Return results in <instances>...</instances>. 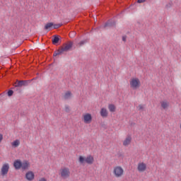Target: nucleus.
<instances>
[{
    "instance_id": "nucleus-1",
    "label": "nucleus",
    "mask_w": 181,
    "mask_h": 181,
    "mask_svg": "<svg viewBox=\"0 0 181 181\" xmlns=\"http://www.w3.org/2000/svg\"><path fill=\"white\" fill-rule=\"evenodd\" d=\"M13 166L15 170H21V169L23 172H25V170H29L30 163L27 160H23L22 161L21 159H16L13 161Z\"/></svg>"
},
{
    "instance_id": "nucleus-2",
    "label": "nucleus",
    "mask_w": 181,
    "mask_h": 181,
    "mask_svg": "<svg viewBox=\"0 0 181 181\" xmlns=\"http://www.w3.org/2000/svg\"><path fill=\"white\" fill-rule=\"evenodd\" d=\"M130 87L133 90H136L141 87V81L138 78H133L130 80Z\"/></svg>"
},
{
    "instance_id": "nucleus-3",
    "label": "nucleus",
    "mask_w": 181,
    "mask_h": 181,
    "mask_svg": "<svg viewBox=\"0 0 181 181\" xmlns=\"http://www.w3.org/2000/svg\"><path fill=\"white\" fill-rule=\"evenodd\" d=\"M113 173L116 177H121L124 175V169L121 166H117L114 169Z\"/></svg>"
},
{
    "instance_id": "nucleus-4",
    "label": "nucleus",
    "mask_w": 181,
    "mask_h": 181,
    "mask_svg": "<svg viewBox=\"0 0 181 181\" xmlns=\"http://www.w3.org/2000/svg\"><path fill=\"white\" fill-rule=\"evenodd\" d=\"M32 81H33V79L17 81V87H26V86H29Z\"/></svg>"
},
{
    "instance_id": "nucleus-5",
    "label": "nucleus",
    "mask_w": 181,
    "mask_h": 181,
    "mask_svg": "<svg viewBox=\"0 0 181 181\" xmlns=\"http://www.w3.org/2000/svg\"><path fill=\"white\" fill-rule=\"evenodd\" d=\"M8 172H9V164L4 163L1 169V176H6L8 175Z\"/></svg>"
},
{
    "instance_id": "nucleus-6",
    "label": "nucleus",
    "mask_w": 181,
    "mask_h": 181,
    "mask_svg": "<svg viewBox=\"0 0 181 181\" xmlns=\"http://www.w3.org/2000/svg\"><path fill=\"white\" fill-rule=\"evenodd\" d=\"M83 119L85 124H91V121H93V116L90 113H86L83 115Z\"/></svg>"
},
{
    "instance_id": "nucleus-7",
    "label": "nucleus",
    "mask_w": 181,
    "mask_h": 181,
    "mask_svg": "<svg viewBox=\"0 0 181 181\" xmlns=\"http://www.w3.org/2000/svg\"><path fill=\"white\" fill-rule=\"evenodd\" d=\"M52 45H58V43L62 42V37H60L59 35H54L52 37Z\"/></svg>"
},
{
    "instance_id": "nucleus-8",
    "label": "nucleus",
    "mask_w": 181,
    "mask_h": 181,
    "mask_svg": "<svg viewBox=\"0 0 181 181\" xmlns=\"http://www.w3.org/2000/svg\"><path fill=\"white\" fill-rule=\"evenodd\" d=\"M25 179L28 181H32L35 179V173L33 171H28L25 173Z\"/></svg>"
},
{
    "instance_id": "nucleus-9",
    "label": "nucleus",
    "mask_w": 181,
    "mask_h": 181,
    "mask_svg": "<svg viewBox=\"0 0 181 181\" xmlns=\"http://www.w3.org/2000/svg\"><path fill=\"white\" fill-rule=\"evenodd\" d=\"M61 176L62 177H69V176H70V170H69L67 168L62 169L61 172Z\"/></svg>"
},
{
    "instance_id": "nucleus-10",
    "label": "nucleus",
    "mask_w": 181,
    "mask_h": 181,
    "mask_svg": "<svg viewBox=\"0 0 181 181\" xmlns=\"http://www.w3.org/2000/svg\"><path fill=\"white\" fill-rule=\"evenodd\" d=\"M137 169L139 172H145L146 170V164L144 163H139Z\"/></svg>"
},
{
    "instance_id": "nucleus-11",
    "label": "nucleus",
    "mask_w": 181,
    "mask_h": 181,
    "mask_svg": "<svg viewBox=\"0 0 181 181\" xmlns=\"http://www.w3.org/2000/svg\"><path fill=\"white\" fill-rule=\"evenodd\" d=\"M78 160L80 165H86V163L88 164L87 157L84 156H79Z\"/></svg>"
},
{
    "instance_id": "nucleus-12",
    "label": "nucleus",
    "mask_w": 181,
    "mask_h": 181,
    "mask_svg": "<svg viewBox=\"0 0 181 181\" xmlns=\"http://www.w3.org/2000/svg\"><path fill=\"white\" fill-rule=\"evenodd\" d=\"M100 117H102L103 118H107V117H108V111L105 107H102L100 109Z\"/></svg>"
},
{
    "instance_id": "nucleus-13",
    "label": "nucleus",
    "mask_w": 181,
    "mask_h": 181,
    "mask_svg": "<svg viewBox=\"0 0 181 181\" xmlns=\"http://www.w3.org/2000/svg\"><path fill=\"white\" fill-rule=\"evenodd\" d=\"M72 48H73V42H70L65 47H62V50L64 52H70V50H71Z\"/></svg>"
},
{
    "instance_id": "nucleus-14",
    "label": "nucleus",
    "mask_w": 181,
    "mask_h": 181,
    "mask_svg": "<svg viewBox=\"0 0 181 181\" xmlns=\"http://www.w3.org/2000/svg\"><path fill=\"white\" fill-rule=\"evenodd\" d=\"M115 21L109 20L105 23L104 28H112V26H115Z\"/></svg>"
},
{
    "instance_id": "nucleus-15",
    "label": "nucleus",
    "mask_w": 181,
    "mask_h": 181,
    "mask_svg": "<svg viewBox=\"0 0 181 181\" xmlns=\"http://www.w3.org/2000/svg\"><path fill=\"white\" fill-rule=\"evenodd\" d=\"M53 29V22H49L45 24L44 27V30H47V32L52 30Z\"/></svg>"
},
{
    "instance_id": "nucleus-16",
    "label": "nucleus",
    "mask_w": 181,
    "mask_h": 181,
    "mask_svg": "<svg viewBox=\"0 0 181 181\" xmlns=\"http://www.w3.org/2000/svg\"><path fill=\"white\" fill-rule=\"evenodd\" d=\"M86 160L88 162V165H93L94 163V157L91 155H88L86 156Z\"/></svg>"
},
{
    "instance_id": "nucleus-17",
    "label": "nucleus",
    "mask_w": 181,
    "mask_h": 181,
    "mask_svg": "<svg viewBox=\"0 0 181 181\" xmlns=\"http://www.w3.org/2000/svg\"><path fill=\"white\" fill-rule=\"evenodd\" d=\"M132 140V137L131 136H128L125 140L123 141L124 146H128L129 144H131V141Z\"/></svg>"
},
{
    "instance_id": "nucleus-18",
    "label": "nucleus",
    "mask_w": 181,
    "mask_h": 181,
    "mask_svg": "<svg viewBox=\"0 0 181 181\" xmlns=\"http://www.w3.org/2000/svg\"><path fill=\"white\" fill-rule=\"evenodd\" d=\"M19 145H21V141H19V139H16L11 142V146L13 148H18Z\"/></svg>"
},
{
    "instance_id": "nucleus-19",
    "label": "nucleus",
    "mask_w": 181,
    "mask_h": 181,
    "mask_svg": "<svg viewBox=\"0 0 181 181\" xmlns=\"http://www.w3.org/2000/svg\"><path fill=\"white\" fill-rule=\"evenodd\" d=\"M64 52V51L61 48L60 49L56 50L54 54L53 57H56L57 56H62V54Z\"/></svg>"
},
{
    "instance_id": "nucleus-20",
    "label": "nucleus",
    "mask_w": 181,
    "mask_h": 181,
    "mask_svg": "<svg viewBox=\"0 0 181 181\" xmlns=\"http://www.w3.org/2000/svg\"><path fill=\"white\" fill-rule=\"evenodd\" d=\"M108 109H109L110 112H115V110H117V107H115V105L110 104L108 105Z\"/></svg>"
},
{
    "instance_id": "nucleus-21",
    "label": "nucleus",
    "mask_w": 181,
    "mask_h": 181,
    "mask_svg": "<svg viewBox=\"0 0 181 181\" xmlns=\"http://www.w3.org/2000/svg\"><path fill=\"white\" fill-rule=\"evenodd\" d=\"M13 90H14V91H17L19 94L22 93V89H21L20 86H18V84H16V86L13 88Z\"/></svg>"
},
{
    "instance_id": "nucleus-22",
    "label": "nucleus",
    "mask_w": 181,
    "mask_h": 181,
    "mask_svg": "<svg viewBox=\"0 0 181 181\" xmlns=\"http://www.w3.org/2000/svg\"><path fill=\"white\" fill-rule=\"evenodd\" d=\"M71 97V91H67L65 95H64V98L65 100H69Z\"/></svg>"
},
{
    "instance_id": "nucleus-23",
    "label": "nucleus",
    "mask_w": 181,
    "mask_h": 181,
    "mask_svg": "<svg viewBox=\"0 0 181 181\" xmlns=\"http://www.w3.org/2000/svg\"><path fill=\"white\" fill-rule=\"evenodd\" d=\"M53 29H59V28H62L63 26V23H53Z\"/></svg>"
},
{
    "instance_id": "nucleus-24",
    "label": "nucleus",
    "mask_w": 181,
    "mask_h": 181,
    "mask_svg": "<svg viewBox=\"0 0 181 181\" xmlns=\"http://www.w3.org/2000/svg\"><path fill=\"white\" fill-rule=\"evenodd\" d=\"M161 107L162 108H163V110H166V108L169 107V104L168 103V102L163 101L161 103Z\"/></svg>"
},
{
    "instance_id": "nucleus-25",
    "label": "nucleus",
    "mask_w": 181,
    "mask_h": 181,
    "mask_svg": "<svg viewBox=\"0 0 181 181\" xmlns=\"http://www.w3.org/2000/svg\"><path fill=\"white\" fill-rule=\"evenodd\" d=\"M13 90L12 89H8L6 92V95H8V97H12V95H13Z\"/></svg>"
},
{
    "instance_id": "nucleus-26",
    "label": "nucleus",
    "mask_w": 181,
    "mask_h": 181,
    "mask_svg": "<svg viewBox=\"0 0 181 181\" xmlns=\"http://www.w3.org/2000/svg\"><path fill=\"white\" fill-rule=\"evenodd\" d=\"M173 5V2L170 1L168 4L165 5L166 9H169L170 8H172Z\"/></svg>"
},
{
    "instance_id": "nucleus-27",
    "label": "nucleus",
    "mask_w": 181,
    "mask_h": 181,
    "mask_svg": "<svg viewBox=\"0 0 181 181\" xmlns=\"http://www.w3.org/2000/svg\"><path fill=\"white\" fill-rule=\"evenodd\" d=\"M88 40H81L79 42V46H83V45H86V43H87Z\"/></svg>"
},
{
    "instance_id": "nucleus-28",
    "label": "nucleus",
    "mask_w": 181,
    "mask_h": 181,
    "mask_svg": "<svg viewBox=\"0 0 181 181\" xmlns=\"http://www.w3.org/2000/svg\"><path fill=\"white\" fill-rule=\"evenodd\" d=\"M65 112H70V107L69 105L65 106Z\"/></svg>"
},
{
    "instance_id": "nucleus-29",
    "label": "nucleus",
    "mask_w": 181,
    "mask_h": 181,
    "mask_svg": "<svg viewBox=\"0 0 181 181\" xmlns=\"http://www.w3.org/2000/svg\"><path fill=\"white\" fill-rule=\"evenodd\" d=\"M144 2H146V0H137V4H144Z\"/></svg>"
},
{
    "instance_id": "nucleus-30",
    "label": "nucleus",
    "mask_w": 181,
    "mask_h": 181,
    "mask_svg": "<svg viewBox=\"0 0 181 181\" xmlns=\"http://www.w3.org/2000/svg\"><path fill=\"white\" fill-rule=\"evenodd\" d=\"M144 107L142 106V105H139V111H142V110H144Z\"/></svg>"
},
{
    "instance_id": "nucleus-31",
    "label": "nucleus",
    "mask_w": 181,
    "mask_h": 181,
    "mask_svg": "<svg viewBox=\"0 0 181 181\" xmlns=\"http://www.w3.org/2000/svg\"><path fill=\"white\" fill-rule=\"evenodd\" d=\"M122 40H123V42H127V35L122 36Z\"/></svg>"
},
{
    "instance_id": "nucleus-32",
    "label": "nucleus",
    "mask_w": 181,
    "mask_h": 181,
    "mask_svg": "<svg viewBox=\"0 0 181 181\" xmlns=\"http://www.w3.org/2000/svg\"><path fill=\"white\" fill-rule=\"evenodd\" d=\"M2 139H4V135L0 134V143L2 142Z\"/></svg>"
},
{
    "instance_id": "nucleus-33",
    "label": "nucleus",
    "mask_w": 181,
    "mask_h": 181,
    "mask_svg": "<svg viewBox=\"0 0 181 181\" xmlns=\"http://www.w3.org/2000/svg\"><path fill=\"white\" fill-rule=\"evenodd\" d=\"M39 181H47V180L45 177H42Z\"/></svg>"
},
{
    "instance_id": "nucleus-34",
    "label": "nucleus",
    "mask_w": 181,
    "mask_h": 181,
    "mask_svg": "<svg viewBox=\"0 0 181 181\" xmlns=\"http://www.w3.org/2000/svg\"><path fill=\"white\" fill-rule=\"evenodd\" d=\"M0 95H1V96L5 95V93H1Z\"/></svg>"
},
{
    "instance_id": "nucleus-35",
    "label": "nucleus",
    "mask_w": 181,
    "mask_h": 181,
    "mask_svg": "<svg viewBox=\"0 0 181 181\" xmlns=\"http://www.w3.org/2000/svg\"><path fill=\"white\" fill-rule=\"evenodd\" d=\"M137 24H138V25H141V22L137 21Z\"/></svg>"
},
{
    "instance_id": "nucleus-36",
    "label": "nucleus",
    "mask_w": 181,
    "mask_h": 181,
    "mask_svg": "<svg viewBox=\"0 0 181 181\" xmlns=\"http://www.w3.org/2000/svg\"><path fill=\"white\" fill-rule=\"evenodd\" d=\"M131 125H135V123L132 122V123H131Z\"/></svg>"
}]
</instances>
